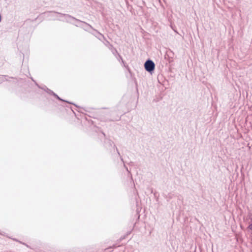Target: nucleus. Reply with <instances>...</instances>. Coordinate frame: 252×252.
Here are the masks:
<instances>
[{"instance_id":"7","label":"nucleus","mask_w":252,"mask_h":252,"mask_svg":"<svg viewBox=\"0 0 252 252\" xmlns=\"http://www.w3.org/2000/svg\"><path fill=\"white\" fill-rule=\"evenodd\" d=\"M94 31L98 34V36L96 35H94L99 40H101V37L103 38V39H105V37L104 36H103V34H102L101 33H100V32H97L96 30H94Z\"/></svg>"},{"instance_id":"12","label":"nucleus","mask_w":252,"mask_h":252,"mask_svg":"<svg viewBox=\"0 0 252 252\" xmlns=\"http://www.w3.org/2000/svg\"><path fill=\"white\" fill-rule=\"evenodd\" d=\"M0 234H2L1 232H0Z\"/></svg>"},{"instance_id":"5","label":"nucleus","mask_w":252,"mask_h":252,"mask_svg":"<svg viewBox=\"0 0 252 252\" xmlns=\"http://www.w3.org/2000/svg\"><path fill=\"white\" fill-rule=\"evenodd\" d=\"M51 95H53L55 97H56L59 100H60V101H63V102H67V103H69V104H73V103H71V102H69L68 101L65 100L61 98L56 94H55L54 92H53V93H52V94Z\"/></svg>"},{"instance_id":"8","label":"nucleus","mask_w":252,"mask_h":252,"mask_svg":"<svg viewBox=\"0 0 252 252\" xmlns=\"http://www.w3.org/2000/svg\"><path fill=\"white\" fill-rule=\"evenodd\" d=\"M7 76L0 75V84L3 81H7Z\"/></svg>"},{"instance_id":"2","label":"nucleus","mask_w":252,"mask_h":252,"mask_svg":"<svg viewBox=\"0 0 252 252\" xmlns=\"http://www.w3.org/2000/svg\"><path fill=\"white\" fill-rule=\"evenodd\" d=\"M52 12L57 13V14L60 15L62 17H63L64 19H61V18L58 19V20H59L60 21H61L66 22H68V23L69 22L70 23V22H71L70 19H73V20H75V21H76L77 22H82L81 21H80V20H79L78 19H77L75 17L71 16V15H70L69 14H63V13H59V12H55V11H52Z\"/></svg>"},{"instance_id":"11","label":"nucleus","mask_w":252,"mask_h":252,"mask_svg":"<svg viewBox=\"0 0 252 252\" xmlns=\"http://www.w3.org/2000/svg\"><path fill=\"white\" fill-rule=\"evenodd\" d=\"M126 170H127L128 172H129V171H128V168H127V167L126 168Z\"/></svg>"},{"instance_id":"1","label":"nucleus","mask_w":252,"mask_h":252,"mask_svg":"<svg viewBox=\"0 0 252 252\" xmlns=\"http://www.w3.org/2000/svg\"><path fill=\"white\" fill-rule=\"evenodd\" d=\"M144 68L146 71L152 74L155 70V64L152 60L148 59L144 63Z\"/></svg>"},{"instance_id":"6","label":"nucleus","mask_w":252,"mask_h":252,"mask_svg":"<svg viewBox=\"0 0 252 252\" xmlns=\"http://www.w3.org/2000/svg\"><path fill=\"white\" fill-rule=\"evenodd\" d=\"M107 142L108 143V144L111 146V147H113L114 148H116L117 151V152L118 153V154L120 155V153L119 152H118V150L117 148V147H116L115 145L114 144V142L110 140H107Z\"/></svg>"},{"instance_id":"4","label":"nucleus","mask_w":252,"mask_h":252,"mask_svg":"<svg viewBox=\"0 0 252 252\" xmlns=\"http://www.w3.org/2000/svg\"><path fill=\"white\" fill-rule=\"evenodd\" d=\"M80 23H82L84 24L85 26L84 27H82L86 31H89L90 29H93L94 31V29H93V28L89 24H87L86 22L82 21V22H80Z\"/></svg>"},{"instance_id":"13","label":"nucleus","mask_w":252,"mask_h":252,"mask_svg":"<svg viewBox=\"0 0 252 252\" xmlns=\"http://www.w3.org/2000/svg\"><path fill=\"white\" fill-rule=\"evenodd\" d=\"M0 234H2L1 232H0Z\"/></svg>"},{"instance_id":"9","label":"nucleus","mask_w":252,"mask_h":252,"mask_svg":"<svg viewBox=\"0 0 252 252\" xmlns=\"http://www.w3.org/2000/svg\"><path fill=\"white\" fill-rule=\"evenodd\" d=\"M173 194L171 193H169L168 195L167 196V201H169L170 199H172L173 198Z\"/></svg>"},{"instance_id":"14","label":"nucleus","mask_w":252,"mask_h":252,"mask_svg":"<svg viewBox=\"0 0 252 252\" xmlns=\"http://www.w3.org/2000/svg\"><path fill=\"white\" fill-rule=\"evenodd\" d=\"M0 234H2L1 232H0Z\"/></svg>"},{"instance_id":"3","label":"nucleus","mask_w":252,"mask_h":252,"mask_svg":"<svg viewBox=\"0 0 252 252\" xmlns=\"http://www.w3.org/2000/svg\"><path fill=\"white\" fill-rule=\"evenodd\" d=\"M32 80L35 82V85L38 86V88H41L42 90H44L46 93H47L49 94H52V93H53V91H52L51 90L48 89L46 86H44V87H40L38 85V84L35 82V81L33 79V78H32Z\"/></svg>"},{"instance_id":"10","label":"nucleus","mask_w":252,"mask_h":252,"mask_svg":"<svg viewBox=\"0 0 252 252\" xmlns=\"http://www.w3.org/2000/svg\"><path fill=\"white\" fill-rule=\"evenodd\" d=\"M76 26H78L77 25H75ZM79 26H81V25H79Z\"/></svg>"}]
</instances>
